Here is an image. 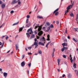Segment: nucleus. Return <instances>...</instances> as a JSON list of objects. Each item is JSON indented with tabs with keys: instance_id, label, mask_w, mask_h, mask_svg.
Masks as SVG:
<instances>
[{
	"instance_id": "nucleus-7",
	"label": "nucleus",
	"mask_w": 78,
	"mask_h": 78,
	"mask_svg": "<svg viewBox=\"0 0 78 78\" xmlns=\"http://www.w3.org/2000/svg\"><path fill=\"white\" fill-rule=\"evenodd\" d=\"M21 66L22 67H24L25 66V63L24 62H23L21 64Z\"/></svg>"
},
{
	"instance_id": "nucleus-31",
	"label": "nucleus",
	"mask_w": 78,
	"mask_h": 78,
	"mask_svg": "<svg viewBox=\"0 0 78 78\" xmlns=\"http://www.w3.org/2000/svg\"><path fill=\"white\" fill-rule=\"evenodd\" d=\"M32 48V47L31 46L28 47V48L29 50H31Z\"/></svg>"
},
{
	"instance_id": "nucleus-41",
	"label": "nucleus",
	"mask_w": 78,
	"mask_h": 78,
	"mask_svg": "<svg viewBox=\"0 0 78 78\" xmlns=\"http://www.w3.org/2000/svg\"><path fill=\"white\" fill-rule=\"evenodd\" d=\"M54 44V43H51L50 44V46H52V45Z\"/></svg>"
},
{
	"instance_id": "nucleus-49",
	"label": "nucleus",
	"mask_w": 78,
	"mask_h": 78,
	"mask_svg": "<svg viewBox=\"0 0 78 78\" xmlns=\"http://www.w3.org/2000/svg\"><path fill=\"white\" fill-rule=\"evenodd\" d=\"M9 37H5V39H6V40H8Z\"/></svg>"
},
{
	"instance_id": "nucleus-25",
	"label": "nucleus",
	"mask_w": 78,
	"mask_h": 78,
	"mask_svg": "<svg viewBox=\"0 0 78 78\" xmlns=\"http://www.w3.org/2000/svg\"><path fill=\"white\" fill-rule=\"evenodd\" d=\"M31 28H30V29H28L27 30V32L28 33V32H29L30 31H31Z\"/></svg>"
},
{
	"instance_id": "nucleus-21",
	"label": "nucleus",
	"mask_w": 78,
	"mask_h": 78,
	"mask_svg": "<svg viewBox=\"0 0 78 78\" xmlns=\"http://www.w3.org/2000/svg\"><path fill=\"white\" fill-rule=\"evenodd\" d=\"M78 19V14H77L76 17V20H77Z\"/></svg>"
},
{
	"instance_id": "nucleus-20",
	"label": "nucleus",
	"mask_w": 78,
	"mask_h": 78,
	"mask_svg": "<svg viewBox=\"0 0 78 78\" xmlns=\"http://www.w3.org/2000/svg\"><path fill=\"white\" fill-rule=\"evenodd\" d=\"M23 30V28L21 27V28H20V29H19V32H20V31H22Z\"/></svg>"
},
{
	"instance_id": "nucleus-53",
	"label": "nucleus",
	"mask_w": 78,
	"mask_h": 78,
	"mask_svg": "<svg viewBox=\"0 0 78 78\" xmlns=\"http://www.w3.org/2000/svg\"><path fill=\"white\" fill-rule=\"evenodd\" d=\"M51 42V41H50L49 42H48V43L47 44L48 45V44H50V43Z\"/></svg>"
},
{
	"instance_id": "nucleus-37",
	"label": "nucleus",
	"mask_w": 78,
	"mask_h": 78,
	"mask_svg": "<svg viewBox=\"0 0 78 78\" xmlns=\"http://www.w3.org/2000/svg\"><path fill=\"white\" fill-rule=\"evenodd\" d=\"M69 10H67L66 11H65V14H67V12H69Z\"/></svg>"
},
{
	"instance_id": "nucleus-64",
	"label": "nucleus",
	"mask_w": 78,
	"mask_h": 78,
	"mask_svg": "<svg viewBox=\"0 0 78 78\" xmlns=\"http://www.w3.org/2000/svg\"><path fill=\"white\" fill-rule=\"evenodd\" d=\"M9 42H12V41H11L10 39H9Z\"/></svg>"
},
{
	"instance_id": "nucleus-40",
	"label": "nucleus",
	"mask_w": 78,
	"mask_h": 78,
	"mask_svg": "<svg viewBox=\"0 0 78 78\" xmlns=\"http://www.w3.org/2000/svg\"><path fill=\"white\" fill-rule=\"evenodd\" d=\"M5 25L4 23H3L2 25L0 27V28H2V26H3V25Z\"/></svg>"
},
{
	"instance_id": "nucleus-6",
	"label": "nucleus",
	"mask_w": 78,
	"mask_h": 78,
	"mask_svg": "<svg viewBox=\"0 0 78 78\" xmlns=\"http://www.w3.org/2000/svg\"><path fill=\"white\" fill-rule=\"evenodd\" d=\"M17 3V1L16 0H13L11 2V4H14Z\"/></svg>"
},
{
	"instance_id": "nucleus-36",
	"label": "nucleus",
	"mask_w": 78,
	"mask_h": 78,
	"mask_svg": "<svg viewBox=\"0 0 78 78\" xmlns=\"http://www.w3.org/2000/svg\"><path fill=\"white\" fill-rule=\"evenodd\" d=\"M62 45H63V47H64L65 46H66V43H63L62 44Z\"/></svg>"
},
{
	"instance_id": "nucleus-54",
	"label": "nucleus",
	"mask_w": 78,
	"mask_h": 78,
	"mask_svg": "<svg viewBox=\"0 0 78 78\" xmlns=\"http://www.w3.org/2000/svg\"><path fill=\"white\" fill-rule=\"evenodd\" d=\"M40 37L39 36H37V39H39Z\"/></svg>"
},
{
	"instance_id": "nucleus-52",
	"label": "nucleus",
	"mask_w": 78,
	"mask_h": 78,
	"mask_svg": "<svg viewBox=\"0 0 78 78\" xmlns=\"http://www.w3.org/2000/svg\"><path fill=\"white\" fill-rule=\"evenodd\" d=\"M73 4H74V2H73L72 4V5H70V6H71V7H72V6H73Z\"/></svg>"
},
{
	"instance_id": "nucleus-1",
	"label": "nucleus",
	"mask_w": 78,
	"mask_h": 78,
	"mask_svg": "<svg viewBox=\"0 0 78 78\" xmlns=\"http://www.w3.org/2000/svg\"><path fill=\"white\" fill-rule=\"evenodd\" d=\"M40 41H41V42H44V43H45V38L44 37H43L42 38H41L40 39Z\"/></svg>"
},
{
	"instance_id": "nucleus-2",
	"label": "nucleus",
	"mask_w": 78,
	"mask_h": 78,
	"mask_svg": "<svg viewBox=\"0 0 78 78\" xmlns=\"http://www.w3.org/2000/svg\"><path fill=\"white\" fill-rule=\"evenodd\" d=\"M54 28V26H53V24H51V26H50L47 29V30L48 31H49V30H50V28Z\"/></svg>"
},
{
	"instance_id": "nucleus-33",
	"label": "nucleus",
	"mask_w": 78,
	"mask_h": 78,
	"mask_svg": "<svg viewBox=\"0 0 78 78\" xmlns=\"http://www.w3.org/2000/svg\"><path fill=\"white\" fill-rule=\"evenodd\" d=\"M58 13H59V12H57L55 13V16H58Z\"/></svg>"
},
{
	"instance_id": "nucleus-42",
	"label": "nucleus",
	"mask_w": 78,
	"mask_h": 78,
	"mask_svg": "<svg viewBox=\"0 0 78 78\" xmlns=\"http://www.w3.org/2000/svg\"><path fill=\"white\" fill-rule=\"evenodd\" d=\"M63 56L64 58H66V55H63Z\"/></svg>"
},
{
	"instance_id": "nucleus-29",
	"label": "nucleus",
	"mask_w": 78,
	"mask_h": 78,
	"mask_svg": "<svg viewBox=\"0 0 78 78\" xmlns=\"http://www.w3.org/2000/svg\"><path fill=\"white\" fill-rule=\"evenodd\" d=\"M65 50V49H64V47H63V48H62L61 49V51H62V52H63Z\"/></svg>"
},
{
	"instance_id": "nucleus-15",
	"label": "nucleus",
	"mask_w": 78,
	"mask_h": 78,
	"mask_svg": "<svg viewBox=\"0 0 78 78\" xmlns=\"http://www.w3.org/2000/svg\"><path fill=\"white\" fill-rule=\"evenodd\" d=\"M69 9H70V5H69L67 7V11H69Z\"/></svg>"
},
{
	"instance_id": "nucleus-59",
	"label": "nucleus",
	"mask_w": 78,
	"mask_h": 78,
	"mask_svg": "<svg viewBox=\"0 0 78 78\" xmlns=\"http://www.w3.org/2000/svg\"><path fill=\"white\" fill-rule=\"evenodd\" d=\"M37 26H36L35 27V28H34V29H36V28H37Z\"/></svg>"
},
{
	"instance_id": "nucleus-55",
	"label": "nucleus",
	"mask_w": 78,
	"mask_h": 78,
	"mask_svg": "<svg viewBox=\"0 0 78 78\" xmlns=\"http://www.w3.org/2000/svg\"><path fill=\"white\" fill-rule=\"evenodd\" d=\"M66 76V75L65 74H63V76H62V77L63 78H64V76Z\"/></svg>"
},
{
	"instance_id": "nucleus-39",
	"label": "nucleus",
	"mask_w": 78,
	"mask_h": 78,
	"mask_svg": "<svg viewBox=\"0 0 78 78\" xmlns=\"http://www.w3.org/2000/svg\"><path fill=\"white\" fill-rule=\"evenodd\" d=\"M42 29H43V30H44V31H45V27H44L42 28Z\"/></svg>"
},
{
	"instance_id": "nucleus-14",
	"label": "nucleus",
	"mask_w": 78,
	"mask_h": 78,
	"mask_svg": "<svg viewBox=\"0 0 78 78\" xmlns=\"http://www.w3.org/2000/svg\"><path fill=\"white\" fill-rule=\"evenodd\" d=\"M37 18L38 19H43V17L42 16H37Z\"/></svg>"
},
{
	"instance_id": "nucleus-48",
	"label": "nucleus",
	"mask_w": 78,
	"mask_h": 78,
	"mask_svg": "<svg viewBox=\"0 0 78 78\" xmlns=\"http://www.w3.org/2000/svg\"><path fill=\"white\" fill-rule=\"evenodd\" d=\"M27 18L29 19V18H30V16L29 15H27Z\"/></svg>"
},
{
	"instance_id": "nucleus-51",
	"label": "nucleus",
	"mask_w": 78,
	"mask_h": 78,
	"mask_svg": "<svg viewBox=\"0 0 78 78\" xmlns=\"http://www.w3.org/2000/svg\"><path fill=\"white\" fill-rule=\"evenodd\" d=\"M22 57H23V58H22V59H23V58H24V57H25V55H23L22 56Z\"/></svg>"
},
{
	"instance_id": "nucleus-60",
	"label": "nucleus",
	"mask_w": 78,
	"mask_h": 78,
	"mask_svg": "<svg viewBox=\"0 0 78 78\" xmlns=\"http://www.w3.org/2000/svg\"><path fill=\"white\" fill-rule=\"evenodd\" d=\"M3 45H3V44H2V46L1 47V48H2V47H3Z\"/></svg>"
},
{
	"instance_id": "nucleus-5",
	"label": "nucleus",
	"mask_w": 78,
	"mask_h": 78,
	"mask_svg": "<svg viewBox=\"0 0 78 78\" xmlns=\"http://www.w3.org/2000/svg\"><path fill=\"white\" fill-rule=\"evenodd\" d=\"M19 44H16V50H18V48H19Z\"/></svg>"
},
{
	"instance_id": "nucleus-46",
	"label": "nucleus",
	"mask_w": 78,
	"mask_h": 78,
	"mask_svg": "<svg viewBox=\"0 0 78 78\" xmlns=\"http://www.w3.org/2000/svg\"><path fill=\"white\" fill-rule=\"evenodd\" d=\"M0 4L1 5H2V4H3V2H2V1H1V0H0Z\"/></svg>"
},
{
	"instance_id": "nucleus-62",
	"label": "nucleus",
	"mask_w": 78,
	"mask_h": 78,
	"mask_svg": "<svg viewBox=\"0 0 78 78\" xmlns=\"http://www.w3.org/2000/svg\"><path fill=\"white\" fill-rule=\"evenodd\" d=\"M59 9L58 8L57 9H56L55 10V11H58Z\"/></svg>"
},
{
	"instance_id": "nucleus-13",
	"label": "nucleus",
	"mask_w": 78,
	"mask_h": 78,
	"mask_svg": "<svg viewBox=\"0 0 78 78\" xmlns=\"http://www.w3.org/2000/svg\"><path fill=\"white\" fill-rule=\"evenodd\" d=\"M73 67L75 69H76V64H75V63H74L73 64Z\"/></svg>"
},
{
	"instance_id": "nucleus-43",
	"label": "nucleus",
	"mask_w": 78,
	"mask_h": 78,
	"mask_svg": "<svg viewBox=\"0 0 78 78\" xmlns=\"http://www.w3.org/2000/svg\"><path fill=\"white\" fill-rule=\"evenodd\" d=\"M10 13L11 14H12V13H14V11H13V10L11 11V12H10Z\"/></svg>"
},
{
	"instance_id": "nucleus-44",
	"label": "nucleus",
	"mask_w": 78,
	"mask_h": 78,
	"mask_svg": "<svg viewBox=\"0 0 78 78\" xmlns=\"http://www.w3.org/2000/svg\"><path fill=\"white\" fill-rule=\"evenodd\" d=\"M31 63H30L28 64V66H29V67H31Z\"/></svg>"
},
{
	"instance_id": "nucleus-26",
	"label": "nucleus",
	"mask_w": 78,
	"mask_h": 78,
	"mask_svg": "<svg viewBox=\"0 0 78 78\" xmlns=\"http://www.w3.org/2000/svg\"><path fill=\"white\" fill-rule=\"evenodd\" d=\"M70 16L71 17H73V13H71L70 14Z\"/></svg>"
},
{
	"instance_id": "nucleus-38",
	"label": "nucleus",
	"mask_w": 78,
	"mask_h": 78,
	"mask_svg": "<svg viewBox=\"0 0 78 78\" xmlns=\"http://www.w3.org/2000/svg\"><path fill=\"white\" fill-rule=\"evenodd\" d=\"M73 41H75V42H78V40H75V39L74 38H73Z\"/></svg>"
},
{
	"instance_id": "nucleus-23",
	"label": "nucleus",
	"mask_w": 78,
	"mask_h": 78,
	"mask_svg": "<svg viewBox=\"0 0 78 78\" xmlns=\"http://www.w3.org/2000/svg\"><path fill=\"white\" fill-rule=\"evenodd\" d=\"M74 30L76 31H78V28H74Z\"/></svg>"
},
{
	"instance_id": "nucleus-18",
	"label": "nucleus",
	"mask_w": 78,
	"mask_h": 78,
	"mask_svg": "<svg viewBox=\"0 0 78 78\" xmlns=\"http://www.w3.org/2000/svg\"><path fill=\"white\" fill-rule=\"evenodd\" d=\"M5 4H2V8H5Z\"/></svg>"
},
{
	"instance_id": "nucleus-32",
	"label": "nucleus",
	"mask_w": 78,
	"mask_h": 78,
	"mask_svg": "<svg viewBox=\"0 0 78 78\" xmlns=\"http://www.w3.org/2000/svg\"><path fill=\"white\" fill-rule=\"evenodd\" d=\"M55 52H53L52 53V54H51V55L52 56V58H53V57H54V53Z\"/></svg>"
},
{
	"instance_id": "nucleus-47",
	"label": "nucleus",
	"mask_w": 78,
	"mask_h": 78,
	"mask_svg": "<svg viewBox=\"0 0 78 78\" xmlns=\"http://www.w3.org/2000/svg\"><path fill=\"white\" fill-rule=\"evenodd\" d=\"M18 5H20V4H21V2H20V1L18 2Z\"/></svg>"
},
{
	"instance_id": "nucleus-16",
	"label": "nucleus",
	"mask_w": 78,
	"mask_h": 78,
	"mask_svg": "<svg viewBox=\"0 0 78 78\" xmlns=\"http://www.w3.org/2000/svg\"><path fill=\"white\" fill-rule=\"evenodd\" d=\"M34 35L33 34L30 37V39H32V38H34Z\"/></svg>"
},
{
	"instance_id": "nucleus-19",
	"label": "nucleus",
	"mask_w": 78,
	"mask_h": 78,
	"mask_svg": "<svg viewBox=\"0 0 78 78\" xmlns=\"http://www.w3.org/2000/svg\"><path fill=\"white\" fill-rule=\"evenodd\" d=\"M38 53H39V54H42V51H41V50H38Z\"/></svg>"
},
{
	"instance_id": "nucleus-63",
	"label": "nucleus",
	"mask_w": 78,
	"mask_h": 78,
	"mask_svg": "<svg viewBox=\"0 0 78 78\" xmlns=\"http://www.w3.org/2000/svg\"><path fill=\"white\" fill-rule=\"evenodd\" d=\"M53 52L55 53V48H54L53 49Z\"/></svg>"
},
{
	"instance_id": "nucleus-56",
	"label": "nucleus",
	"mask_w": 78,
	"mask_h": 78,
	"mask_svg": "<svg viewBox=\"0 0 78 78\" xmlns=\"http://www.w3.org/2000/svg\"><path fill=\"white\" fill-rule=\"evenodd\" d=\"M70 36H68L67 38L68 39H70Z\"/></svg>"
},
{
	"instance_id": "nucleus-9",
	"label": "nucleus",
	"mask_w": 78,
	"mask_h": 78,
	"mask_svg": "<svg viewBox=\"0 0 78 78\" xmlns=\"http://www.w3.org/2000/svg\"><path fill=\"white\" fill-rule=\"evenodd\" d=\"M40 45L41 44V45H43V46H44V45H45V43H43L42 42H40L38 43Z\"/></svg>"
},
{
	"instance_id": "nucleus-57",
	"label": "nucleus",
	"mask_w": 78,
	"mask_h": 78,
	"mask_svg": "<svg viewBox=\"0 0 78 78\" xmlns=\"http://www.w3.org/2000/svg\"><path fill=\"white\" fill-rule=\"evenodd\" d=\"M34 41L35 42H37V39L36 38H35Z\"/></svg>"
},
{
	"instance_id": "nucleus-12",
	"label": "nucleus",
	"mask_w": 78,
	"mask_h": 78,
	"mask_svg": "<svg viewBox=\"0 0 78 78\" xmlns=\"http://www.w3.org/2000/svg\"><path fill=\"white\" fill-rule=\"evenodd\" d=\"M68 76L69 78H72V74H71L70 73H69V74Z\"/></svg>"
},
{
	"instance_id": "nucleus-24",
	"label": "nucleus",
	"mask_w": 78,
	"mask_h": 78,
	"mask_svg": "<svg viewBox=\"0 0 78 78\" xmlns=\"http://www.w3.org/2000/svg\"><path fill=\"white\" fill-rule=\"evenodd\" d=\"M46 25H48V26H50V23H49V22H46Z\"/></svg>"
},
{
	"instance_id": "nucleus-3",
	"label": "nucleus",
	"mask_w": 78,
	"mask_h": 78,
	"mask_svg": "<svg viewBox=\"0 0 78 78\" xmlns=\"http://www.w3.org/2000/svg\"><path fill=\"white\" fill-rule=\"evenodd\" d=\"M34 45H35V48H37V46H38V44H38V41H37V42H34Z\"/></svg>"
},
{
	"instance_id": "nucleus-11",
	"label": "nucleus",
	"mask_w": 78,
	"mask_h": 78,
	"mask_svg": "<svg viewBox=\"0 0 78 78\" xmlns=\"http://www.w3.org/2000/svg\"><path fill=\"white\" fill-rule=\"evenodd\" d=\"M41 30H42V27H39L38 29V31H40Z\"/></svg>"
},
{
	"instance_id": "nucleus-61",
	"label": "nucleus",
	"mask_w": 78,
	"mask_h": 78,
	"mask_svg": "<svg viewBox=\"0 0 78 78\" xmlns=\"http://www.w3.org/2000/svg\"><path fill=\"white\" fill-rule=\"evenodd\" d=\"M73 59L74 60H76V58H75V56H74L73 57Z\"/></svg>"
},
{
	"instance_id": "nucleus-8",
	"label": "nucleus",
	"mask_w": 78,
	"mask_h": 78,
	"mask_svg": "<svg viewBox=\"0 0 78 78\" xmlns=\"http://www.w3.org/2000/svg\"><path fill=\"white\" fill-rule=\"evenodd\" d=\"M42 34H43V32L42 31H40L38 33V36H41V35Z\"/></svg>"
},
{
	"instance_id": "nucleus-4",
	"label": "nucleus",
	"mask_w": 78,
	"mask_h": 78,
	"mask_svg": "<svg viewBox=\"0 0 78 78\" xmlns=\"http://www.w3.org/2000/svg\"><path fill=\"white\" fill-rule=\"evenodd\" d=\"M3 75L6 78V77H7V76H8V73H6V72H4L3 73Z\"/></svg>"
},
{
	"instance_id": "nucleus-58",
	"label": "nucleus",
	"mask_w": 78,
	"mask_h": 78,
	"mask_svg": "<svg viewBox=\"0 0 78 78\" xmlns=\"http://www.w3.org/2000/svg\"><path fill=\"white\" fill-rule=\"evenodd\" d=\"M57 23V24H58L59 23V22L58 21H57V22H56Z\"/></svg>"
},
{
	"instance_id": "nucleus-17",
	"label": "nucleus",
	"mask_w": 78,
	"mask_h": 78,
	"mask_svg": "<svg viewBox=\"0 0 78 78\" xmlns=\"http://www.w3.org/2000/svg\"><path fill=\"white\" fill-rule=\"evenodd\" d=\"M19 22L18 21L17 23H15L12 25V26H13V25H17V24H19Z\"/></svg>"
},
{
	"instance_id": "nucleus-10",
	"label": "nucleus",
	"mask_w": 78,
	"mask_h": 78,
	"mask_svg": "<svg viewBox=\"0 0 78 78\" xmlns=\"http://www.w3.org/2000/svg\"><path fill=\"white\" fill-rule=\"evenodd\" d=\"M48 38L47 39V41H50V35L48 34L47 35Z\"/></svg>"
},
{
	"instance_id": "nucleus-27",
	"label": "nucleus",
	"mask_w": 78,
	"mask_h": 78,
	"mask_svg": "<svg viewBox=\"0 0 78 78\" xmlns=\"http://www.w3.org/2000/svg\"><path fill=\"white\" fill-rule=\"evenodd\" d=\"M29 33L30 34H32V33H33V31H32V29H31V30H30V32Z\"/></svg>"
},
{
	"instance_id": "nucleus-30",
	"label": "nucleus",
	"mask_w": 78,
	"mask_h": 78,
	"mask_svg": "<svg viewBox=\"0 0 78 78\" xmlns=\"http://www.w3.org/2000/svg\"><path fill=\"white\" fill-rule=\"evenodd\" d=\"M64 47L65 50H67L68 49V48L67 47Z\"/></svg>"
},
{
	"instance_id": "nucleus-50",
	"label": "nucleus",
	"mask_w": 78,
	"mask_h": 78,
	"mask_svg": "<svg viewBox=\"0 0 78 78\" xmlns=\"http://www.w3.org/2000/svg\"><path fill=\"white\" fill-rule=\"evenodd\" d=\"M34 33L35 34H37V32L36 31H35Z\"/></svg>"
},
{
	"instance_id": "nucleus-28",
	"label": "nucleus",
	"mask_w": 78,
	"mask_h": 78,
	"mask_svg": "<svg viewBox=\"0 0 78 78\" xmlns=\"http://www.w3.org/2000/svg\"><path fill=\"white\" fill-rule=\"evenodd\" d=\"M26 34L27 35V37H30V36L29 33H27Z\"/></svg>"
},
{
	"instance_id": "nucleus-34",
	"label": "nucleus",
	"mask_w": 78,
	"mask_h": 78,
	"mask_svg": "<svg viewBox=\"0 0 78 78\" xmlns=\"http://www.w3.org/2000/svg\"><path fill=\"white\" fill-rule=\"evenodd\" d=\"M28 20H29V19H27L26 20V23H28Z\"/></svg>"
},
{
	"instance_id": "nucleus-45",
	"label": "nucleus",
	"mask_w": 78,
	"mask_h": 78,
	"mask_svg": "<svg viewBox=\"0 0 78 78\" xmlns=\"http://www.w3.org/2000/svg\"><path fill=\"white\" fill-rule=\"evenodd\" d=\"M72 58H70V60H71V62L72 63H73V59H71Z\"/></svg>"
},
{
	"instance_id": "nucleus-22",
	"label": "nucleus",
	"mask_w": 78,
	"mask_h": 78,
	"mask_svg": "<svg viewBox=\"0 0 78 78\" xmlns=\"http://www.w3.org/2000/svg\"><path fill=\"white\" fill-rule=\"evenodd\" d=\"M57 62H58V66H59V62H60L59 61V58H58L57 59Z\"/></svg>"
},
{
	"instance_id": "nucleus-35",
	"label": "nucleus",
	"mask_w": 78,
	"mask_h": 78,
	"mask_svg": "<svg viewBox=\"0 0 78 78\" xmlns=\"http://www.w3.org/2000/svg\"><path fill=\"white\" fill-rule=\"evenodd\" d=\"M30 24H27V27H30Z\"/></svg>"
}]
</instances>
